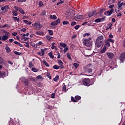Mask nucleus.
Returning a JSON list of instances; mask_svg holds the SVG:
<instances>
[{
  "instance_id": "6ab92c4d",
  "label": "nucleus",
  "mask_w": 125,
  "mask_h": 125,
  "mask_svg": "<svg viewBox=\"0 0 125 125\" xmlns=\"http://www.w3.org/2000/svg\"><path fill=\"white\" fill-rule=\"evenodd\" d=\"M8 39V36L7 35H3L1 38L2 41H5Z\"/></svg>"
},
{
  "instance_id": "052dcab7",
  "label": "nucleus",
  "mask_w": 125,
  "mask_h": 125,
  "mask_svg": "<svg viewBox=\"0 0 125 125\" xmlns=\"http://www.w3.org/2000/svg\"><path fill=\"white\" fill-rule=\"evenodd\" d=\"M67 50H69V48L68 47H65L64 49V53H65L66 52H67Z\"/></svg>"
},
{
  "instance_id": "4c0bfd02",
  "label": "nucleus",
  "mask_w": 125,
  "mask_h": 125,
  "mask_svg": "<svg viewBox=\"0 0 125 125\" xmlns=\"http://www.w3.org/2000/svg\"><path fill=\"white\" fill-rule=\"evenodd\" d=\"M48 32H49L50 36H53V31L52 30H48Z\"/></svg>"
},
{
  "instance_id": "680f3d73",
  "label": "nucleus",
  "mask_w": 125,
  "mask_h": 125,
  "mask_svg": "<svg viewBox=\"0 0 125 125\" xmlns=\"http://www.w3.org/2000/svg\"><path fill=\"white\" fill-rule=\"evenodd\" d=\"M14 8H15V9H16L17 11H17H19V9L20 8V7H17V6H14Z\"/></svg>"
},
{
  "instance_id": "e433bc0d",
  "label": "nucleus",
  "mask_w": 125,
  "mask_h": 125,
  "mask_svg": "<svg viewBox=\"0 0 125 125\" xmlns=\"http://www.w3.org/2000/svg\"><path fill=\"white\" fill-rule=\"evenodd\" d=\"M46 76L47 78H48V79H49L50 80L51 79V75H50V72H47L46 73Z\"/></svg>"
},
{
  "instance_id": "79ce46f5",
  "label": "nucleus",
  "mask_w": 125,
  "mask_h": 125,
  "mask_svg": "<svg viewBox=\"0 0 125 125\" xmlns=\"http://www.w3.org/2000/svg\"><path fill=\"white\" fill-rule=\"evenodd\" d=\"M42 44V42L41 41H40L38 43H37L36 45V46H40Z\"/></svg>"
},
{
  "instance_id": "bb28decb",
  "label": "nucleus",
  "mask_w": 125,
  "mask_h": 125,
  "mask_svg": "<svg viewBox=\"0 0 125 125\" xmlns=\"http://www.w3.org/2000/svg\"><path fill=\"white\" fill-rule=\"evenodd\" d=\"M46 39H47V40L48 41H49V42H50V41H51V39H53V37H52L49 35H46Z\"/></svg>"
},
{
  "instance_id": "774afa93",
  "label": "nucleus",
  "mask_w": 125,
  "mask_h": 125,
  "mask_svg": "<svg viewBox=\"0 0 125 125\" xmlns=\"http://www.w3.org/2000/svg\"><path fill=\"white\" fill-rule=\"evenodd\" d=\"M100 19V22H103V21H104L105 20V18H102Z\"/></svg>"
},
{
  "instance_id": "13d9d810",
  "label": "nucleus",
  "mask_w": 125,
  "mask_h": 125,
  "mask_svg": "<svg viewBox=\"0 0 125 125\" xmlns=\"http://www.w3.org/2000/svg\"><path fill=\"white\" fill-rule=\"evenodd\" d=\"M48 109H49L50 110H52L53 109V106H51V105H48L47 106Z\"/></svg>"
},
{
  "instance_id": "9b49d317",
  "label": "nucleus",
  "mask_w": 125,
  "mask_h": 125,
  "mask_svg": "<svg viewBox=\"0 0 125 125\" xmlns=\"http://www.w3.org/2000/svg\"><path fill=\"white\" fill-rule=\"evenodd\" d=\"M117 5L118 7V9H120L121 7H122V6H123V5H124V2L119 1L118 2Z\"/></svg>"
},
{
  "instance_id": "9d476101",
  "label": "nucleus",
  "mask_w": 125,
  "mask_h": 125,
  "mask_svg": "<svg viewBox=\"0 0 125 125\" xmlns=\"http://www.w3.org/2000/svg\"><path fill=\"white\" fill-rule=\"evenodd\" d=\"M107 57L109 58L110 59H112V58H114V53L110 52V53H107L106 54Z\"/></svg>"
},
{
  "instance_id": "6e6d98bb",
  "label": "nucleus",
  "mask_w": 125,
  "mask_h": 125,
  "mask_svg": "<svg viewBox=\"0 0 125 125\" xmlns=\"http://www.w3.org/2000/svg\"><path fill=\"white\" fill-rule=\"evenodd\" d=\"M27 0H18V2H26Z\"/></svg>"
},
{
  "instance_id": "0e129e2a",
  "label": "nucleus",
  "mask_w": 125,
  "mask_h": 125,
  "mask_svg": "<svg viewBox=\"0 0 125 125\" xmlns=\"http://www.w3.org/2000/svg\"><path fill=\"white\" fill-rule=\"evenodd\" d=\"M21 32H23V33H25V32H26V28H22L21 29Z\"/></svg>"
},
{
  "instance_id": "de8ad7c7",
  "label": "nucleus",
  "mask_w": 125,
  "mask_h": 125,
  "mask_svg": "<svg viewBox=\"0 0 125 125\" xmlns=\"http://www.w3.org/2000/svg\"><path fill=\"white\" fill-rule=\"evenodd\" d=\"M42 79V75H38L36 77V80H40Z\"/></svg>"
},
{
  "instance_id": "7c9ffc66",
  "label": "nucleus",
  "mask_w": 125,
  "mask_h": 125,
  "mask_svg": "<svg viewBox=\"0 0 125 125\" xmlns=\"http://www.w3.org/2000/svg\"><path fill=\"white\" fill-rule=\"evenodd\" d=\"M13 20H14V21H15V22H16V21L17 22H19V21L20 20L19 18H17V17H13Z\"/></svg>"
},
{
  "instance_id": "4be33fe9",
  "label": "nucleus",
  "mask_w": 125,
  "mask_h": 125,
  "mask_svg": "<svg viewBox=\"0 0 125 125\" xmlns=\"http://www.w3.org/2000/svg\"><path fill=\"white\" fill-rule=\"evenodd\" d=\"M14 43H15V44H17L18 45H19V46H20V47H23V45H21V43H20V42H19L17 41H15L14 42Z\"/></svg>"
},
{
  "instance_id": "8fccbe9b",
  "label": "nucleus",
  "mask_w": 125,
  "mask_h": 125,
  "mask_svg": "<svg viewBox=\"0 0 125 125\" xmlns=\"http://www.w3.org/2000/svg\"><path fill=\"white\" fill-rule=\"evenodd\" d=\"M67 57L69 60H72V58L71 57V55H70V54L67 53Z\"/></svg>"
},
{
  "instance_id": "4468645a",
  "label": "nucleus",
  "mask_w": 125,
  "mask_h": 125,
  "mask_svg": "<svg viewBox=\"0 0 125 125\" xmlns=\"http://www.w3.org/2000/svg\"><path fill=\"white\" fill-rule=\"evenodd\" d=\"M49 18L50 19H51L52 20H56L57 19V17H56V15H49Z\"/></svg>"
},
{
  "instance_id": "423d86ee",
  "label": "nucleus",
  "mask_w": 125,
  "mask_h": 125,
  "mask_svg": "<svg viewBox=\"0 0 125 125\" xmlns=\"http://www.w3.org/2000/svg\"><path fill=\"white\" fill-rule=\"evenodd\" d=\"M61 21L60 18H58L57 20H56L54 22H51V26H57L58 24H60Z\"/></svg>"
},
{
  "instance_id": "864d4df0",
  "label": "nucleus",
  "mask_w": 125,
  "mask_h": 125,
  "mask_svg": "<svg viewBox=\"0 0 125 125\" xmlns=\"http://www.w3.org/2000/svg\"><path fill=\"white\" fill-rule=\"evenodd\" d=\"M95 22L96 23H100V19L98 18V19H97L95 20Z\"/></svg>"
},
{
  "instance_id": "69168bd1",
  "label": "nucleus",
  "mask_w": 125,
  "mask_h": 125,
  "mask_svg": "<svg viewBox=\"0 0 125 125\" xmlns=\"http://www.w3.org/2000/svg\"><path fill=\"white\" fill-rule=\"evenodd\" d=\"M9 42L11 43V42H14V39H10L9 40Z\"/></svg>"
},
{
  "instance_id": "ea45409f",
  "label": "nucleus",
  "mask_w": 125,
  "mask_h": 125,
  "mask_svg": "<svg viewBox=\"0 0 125 125\" xmlns=\"http://www.w3.org/2000/svg\"><path fill=\"white\" fill-rule=\"evenodd\" d=\"M107 40L108 41V42H112V43H114L115 42V40L111 39H108Z\"/></svg>"
},
{
  "instance_id": "2eb2a0df",
  "label": "nucleus",
  "mask_w": 125,
  "mask_h": 125,
  "mask_svg": "<svg viewBox=\"0 0 125 125\" xmlns=\"http://www.w3.org/2000/svg\"><path fill=\"white\" fill-rule=\"evenodd\" d=\"M25 36H26V34H23V35L22 36V37L21 38V41H24V42H26L27 41L28 38L25 37Z\"/></svg>"
},
{
  "instance_id": "393cba45",
  "label": "nucleus",
  "mask_w": 125,
  "mask_h": 125,
  "mask_svg": "<svg viewBox=\"0 0 125 125\" xmlns=\"http://www.w3.org/2000/svg\"><path fill=\"white\" fill-rule=\"evenodd\" d=\"M19 11L23 15H25V11H24V10H23L21 8L19 9Z\"/></svg>"
},
{
  "instance_id": "f257e3e1",
  "label": "nucleus",
  "mask_w": 125,
  "mask_h": 125,
  "mask_svg": "<svg viewBox=\"0 0 125 125\" xmlns=\"http://www.w3.org/2000/svg\"><path fill=\"white\" fill-rule=\"evenodd\" d=\"M104 37L102 35L99 36L96 40L95 45L98 48H102L104 45Z\"/></svg>"
},
{
  "instance_id": "a211bd4d",
  "label": "nucleus",
  "mask_w": 125,
  "mask_h": 125,
  "mask_svg": "<svg viewBox=\"0 0 125 125\" xmlns=\"http://www.w3.org/2000/svg\"><path fill=\"white\" fill-rule=\"evenodd\" d=\"M24 23L26 24V25H31L32 24V21H28L27 20H24L23 21Z\"/></svg>"
},
{
  "instance_id": "a878e982",
  "label": "nucleus",
  "mask_w": 125,
  "mask_h": 125,
  "mask_svg": "<svg viewBox=\"0 0 125 125\" xmlns=\"http://www.w3.org/2000/svg\"><path fill=\"white\" fill-rule=\"evenodd\" d=\"M5 60L3 59V58L0 57V64L1 65H3V63H4Z\"/></svg>"
},
{
  "instance_id": "473e14b6",
  "label": "nucleus",
  "mask_w": 125,
  "mask_h": 125,
  "mask_svg": "<svg viewBox=\"0 0 125 125\" xmlns=\"http://www.w3.org/2000/svg\"><path fill=\"white\" fill-rule=\"evenodd\" d=\"M5 50H6V51L8 53L11 51V50H10V48H9V47L8 46H6Z\"/></svg>"
},
{
  "instance_id": "49530a36",
  "label": "nucleus",
  "mask_w": 125,
  "mask_h": 125,
  "mask_svg": "<svg viewBox=\"0 0 125 125\" xmlns=\"http://www.w3.org/2000/svg\"><path fill=\"white\" fill-rule=\"evenodd\" d=\"M25 43L26 44H24L23 45H24V46H25L26 47L29 48V47H30V45H29V43L25 42Z\"/></svg>"
},
{
  "instance_id": "0eeeda50",
  "label": "nucleus",
  "mask_w": 125,
  "mask_h": 125,
  "mask_svg": "<svg viewBox=\"0 0 125 125\" xmlns=\"http://www.w3.org/2000/svg\"><path fill=\"white\" fill-rule=\"evenodd\" d=\"M1 10H2V11H4L3 13L8 12V11L9 10V6L5 5L4 7H1Z\"/></svg>"
},
{
  "instance_id": "c9c22d12",
  "label": "nucleus",
  "mask_w": 125,
  "mask_h": 125,
  "mask_svg": "<svg viewBox=\"0 0 125 125\" xmlns=\"http://www.w3.org/2000/svg\"><path fill=\"white\" fill-rule=\"evenodd\" d=\"M32 72H34L35 73H37V72H39V69H38L37 68L33 67L32 68Z\"/></svg>"
},
{
  "instance_id": "412c9836",
  "label": "nucleus",
  "mask_w": 125,
  "mask_h": 125,
  "mask_svg": "<svg viewBox=\"0 0 125 125\" xmlns=\"http://www.w3.org/2000/svg\"><path fill=\"white\" fill-rule=\"evenodd\" d=\"M94 15H95V12H89L88 13V17H91L94 16Z\"/></svg>"
},
{
  "instance_id": "37998d69",
  "label": "nucleus",
  "mask_w": 125,
  "mask_h": 125,
  "mask_svg": "<svg viewBox=\"0 0 125 125\" xmlns=\"http://www.w3.org/2000/svg\"><path fill=\"white\" fill-rule=\"evenodd\" d=\"M66 89H67V88L66 87V85H64L63 86H62V91H64V92H66Z\"/></svg>"
},
{
  "instance_id": "c756f323",
  "label": "nucleus",
  "mask_w": 125,
  "mask_h": 125,
  "mask_svg": "<svg viewBox=\"0 0 125 125\" xmlns=\"http://www.w3.org/2000/svg\"><path fill=\"white\" fill-rule=\"evenodd\" d=\"M36 34L38 35V36H42V35H43V32L37 31L36 32Z\"/></svg>"
},
{
  "instance_id": "3c124183",
  "label": "nucleus",
  "mask_w": 125,
  "mask_h": 125,
  "mask_svg": "<svg viewBox=\"0 0 125 125\" xmlns=\"http://www.w3.org/2000/svg\"><path fill=\"white\" fill-rule=\"evenodd\" d=\"M56 55H58L57 58L59 59V58H60L61 56H60V53H59V52H56Z\"/></svg>"
},
{
  "instance_id": "5fc2aeb1",
  "label": "nucleus",
  "mask_w": 125,
  "mask_h": 125,
  "mask_svg": "<svg viewBox=\"0 0 125 125\" xmlns=\"http://www.w3.org/2000/svg\"><path fill=\"white\" fill-rule=\"evenodd\" d=\"M90 35L89 33H85L83 34V38H85V37H89V36Z\"/></svg>"
},
{
  "instance_id": "b1692460",
  "label": "nucleus",
  "mask_w": 125,
  "mask_h": 125,
  "mask_svg": "<svg viewBox=\"0 0 125 125\" xmlns=\"http://www.w3.org/2000/svg\"><path fill=\"white\" fill-rule=\"evenodd\" d=\"M105 45L104 46H108V47H110V42L108 40H106L105 41Z\"/></svg>"
},
{
  "instance_id": "dca6fc26",
  "label": "nucleus",
  "mask_w": 125,
  "mask_h": 125,
  "mask_svg": "<svg viewBox=\"0 0 125 125\" xmlns=\"http://www.w3.org/2000/svg\"><path fill=\"white\" fill-rule=\"evenodd\" d=\"M106 51L107 47H106V46H104L103 49L101 50L100 52L101 53H105V52H106Z\"/></svg>"
},
{
  "instance_id": "c03bdc74",
  "label": "nucleus",
  "mask_w": 125,
  "mask_h": 125,
  "mask_svg": "<svg viewBox=\"0 0 125 125\" xmlns=\"http://www.w3.org/2000/svg\"><path fill=\"white\" fill-rule=\"evenodd\" d=\"M69 24V21H62V25H68Z\"/></svg>"
},
{
  "instance_id": "bf43d9fd",
  "label": "nucleus",
  "mask_w": 125,
  "mask_h": 125,
  "mask_svg": "<svg viewBox=\"0 0 125 125\" xmlns=\"http://www.w3.org/2000/svg\"><path fill=\"white\" fill-rule=\"evenodd\" d=\"M114 4L110 5L108 6L109 8H111V9H114Z\"/></svg>"
},
{
  "instance_id": "e2e57ef3",
  "label": "nucleus",
  "mask_w": 125,
  "mask_h": 125,
  "mask_svg": "<svg viewBox=\"0 0 125 125\" xmlns=\"http://www.w3.org/2000/svg\"><path fill=\"white\" fill-rule=\"evenodd\" d=\"M79 28H80V25H76L74 27V28L75 29V30H78V29H79Z\"/></svg>"
},
{
  "instance_id": "f03ea898",
  "label": "nucleus",
  "mask_w": 125,
  "mask_h": 125,
  "mask_svg": "<svg viewBox=\"0 0 125 125\" xmlns=\"http://www.w3.org/2000/svg\"><path fill=\"white\" fill-rule=\"evenodd\" d=\"M83 85L85 86H90L94 83V79H89L88 78H84L82 81Z\"/></svg>"
},
{
  "instance_id": "f3484780",
  "label": "nucleus",
  "mask_w": 125,
  "mask_h": 125,
  "mask_svg": "<svg viewBox=\"0 0 125 125\" xmlns=\"http://www.w3.org/2000/svg\"><path fill=\"white\" fill-rule=\"evenodd\" d=\"M114 11V9H111L110 11H107L106 12L109 16L112 15L113 14V12Z\"/></svg>"
},
{
  "instance_id": "603ef678",
  "label": "nucleus",
  "mask_w": 125,
  "mask_h": 125,
  "mask_svg": "<svg viewBox=\"0 0 125 125\" xmlns=\"http://www.w3.org/2000/svg\"><path fill=\"white\" fill-rule=\"evenodd\" d=\"M51 98H52L53 99L55 98V93H53L51 95Z\"/></svg>"
},
{
  "instance_id": "a19ab883",
  "label": "nucleus",
  "mask_w": 125,
  "mask_h": 125,
  "mask_svg": "<svg viewBox=\"0 0 125 125\" xmlns=\"http://www.w3.org/2000/svg\"><path fill=\"white\" fill-rule=\"evenodd\" d=\"M14 54H16V55H19V56H20V55H21V54H22V53H21L19 52L16 51H14Z\"/></svg>"
},
{
  "instance_id": "4d7b16f0",
  "label": "nucleus",
  "mask_w": 125,
  "mask_h": 125,
  "mask_svg": "<svg viewBox=\"0 0 125 125\" xmlns=\"http://www.w3.org/2000/svg\"><path fill=\"white\" fill-rule=\"evenodd\" d=\"M77 24V22L76 21H72L71 23V26H75Z\"/></svg>"
},
{
  "instance_id": "338daca9",
  "label": "nucleus",
  "mask_w": 125,
  "mask_h": 125,
  "mask_svg": "<svg viewBox=\"0 0 125 125\" xmlns=\"http://www.w3.org/2000/svg\"><path fill=\"white\" fill-rule=\"evenodd\" d=\"M29 67L30 68H32V66H34V65H33V63L32 62H30L29 63Z\"/></svg>"
},
{
  "instance_id": "58836bf2",
  "label": "nucleus",
  "mask_w": 125,
  "mask_h": 125,
  "mask_svg": "<svg viewBox=\"0 0 125 125\" xmlns=\"http://www.w3.org/2000/svg\"><path fill=\"white\" fill-rule=\"evenodd\" d=\"M73 65L74 66L75 68H76V69H77V68L80 66V64L75 62L73 64Z\"/></svg>"
},
{
  "instance_id": "f704fd0d",
  "label": "nucleus",
  "mask_w": 125,
  "mask_h": 125,
  "mask_svg": "<svg viewBox=\"0 0 125 125\" xmlns=\"http://www.w3.org/2000/svg\"><path fill=\"white\" fill-rule=\"evenodd\" d=\"M38 4L40 7H42L43 6V2L42 1H40Z\"/></svg>"
},
{
  "instance_id": "20e7f679",
  "label": "nucleus",
  "mask_w": 125,
  "mask_h": 125,
  "mask_svg": "<svg viewBox=\"0 0 125 125\" xmlns=\"http://www.w3.org/2000/svg\"><path fill=\"white\" fill-rule=\"evenodd\" d=\"M82 99V97L77 95L75 97V98L73 97V96L71 97V100L72 101V102H78L79 100H81Z\"/></svg>"
},
{
  "instance_id": "72a5a7b5",
  "label": "nucleus",
  "mask_w": 125,
  "mask_h": 125,
  "mask_svg": "<svg viewBox=\"0 0 125 125\" xmlns=\"http://www.w3.org/2000/svg\"><path fill=\"white\" fill-rule=\"evenodd\" d=\"M59 80V76L58 75H57L54 79L53 81L54 82H57Z\"/></svg>"
},
{
  "instance_id": "09e8293b",
  "label": "nucleus",
  "mask_w": 125,
  "mask_h": 125,
  "mask_svg": "<svg viewBox=\"0 0 125 125\" xmlns=\"http://www.w3.org/2000/svg\"><path fill=\"white\" fill-rule=\"evenodd\" d=\"M41 52H42V56H43L44 55V52L45 51L44 49H41Z\"/></svg>"
},
{
  "instance_id": "c85d7f7f",
  "label": "nucleus",
  "mask_w": 125,
  "mask_h": 125,
  "mask_svg": "<svg viewBox=\"0 0 125 125\" xmlns=\"http://www.w3.org/2000/svg\"><path fill=\"white\" fill-rule=\"evenodd\" d=\"M53 69L55 70H59V69H60V66L55 64L53 66Z\"/></svg>"
},
{
  "instance_id": "ddd939ff",
  "label": "nucleus",
  "mask_w": 125,
  "mask_h": 125,
  "mask_svg": "<svg viewBox=\"0 0 125 125\" xmlns=\"http://www.w3.org/2000/svg\"><path fill=\"white\" fill-rule=\"evenodd\" d=\"M22 82L23 83H24V85H25L26 86H28V85H29V81L27 80V79H23L22 80Z\"/></svg>"
},
{
  "instance_id": "39448f33",
  "label": "nucleus",
  "mask_w": 125,
  "mask_h": 125,
  "mask_svg": "<svg viewBox=\"0 0 125 125\" xmlns=\"http://www.w3.org/2000/svg\"><path fill=\"white\" fill-rule=\"evenodd\" d=\"M32 26L33 27H35V28L38 30H40V29H42V25L38 22H35L34 24H33Z\"/></svg>"
},
{
  "instance_id": "a18cd8bd",
  "label": "nucleus",
  "mask_w": 125,
  "mask_h": 125,
  "mask_svg": "<svg viewBox=\"0 0 125 125\" xmlns=\"http://www.w3.org/2000/svg\"><path fill=\"white\" fill-rule=\"evenodd\" d=\"M12 13L15 16H17L18 15V14L17 13V11H12Z\"/></svg>"
},
{
  "instance_id": "6e6552de",
  "label": "nucleus",
  "mask_w": 125,
  "mask_h": 125,
  "mask_svg": "<svg viewBox=\"0 0 125 125\" xmlns=\"http://www.w3.org/2000/svg\"><path fill=\"white\" fill-rule=\"evenodd\" d=\"M119 59L121 62H124V60H125V52H123L121 54Z\"/></svg>"
},
{
  "instance_id": "7ed1b4c3",
  "label": "nucleus",
  "mask_w": 125,
  "mask_h": 125,
  "mask_svg": "<svg viewBox=\"0 0 125 125\" xmlns=\"http://www.w3.org/2000/svg\"><path fill=\"white\" fill-rule=\"evenodd\" d=\"M83 44L88 47H90L92 45V42L88 39H85L83 41Z\"/></svg>"
},
{
  "instance_id": "2f4dec72",
  "label": "nucleus",
  "mask_w": 125,
  "mask_h": 125,
  "mask_svg": "<svg viewBox=\"0 0 125 125\" xmlns=\"http://www.w3.org/2000/svg\"><path fill=\"white\" fill-rule=\"evenodd\" d=\"M48 55H49V57H50V58H51L52 59H53V58H54V55H53L52 52H49Z\"/></svg>"
},
{
  "instance_id": "f8f14e48",
  "label": "nucleus",
  "mask_w": 125,
  "mask_h": 125,
  "mask_svg": "<svg viewBox=\"0 0 125 125\" xmlns=\"http://www.w3.org/2000/svg\"><path fill=\"white\" fill-rule=\"evenodd\" d=\"M59 65H60L61 66V69H63L64 68V63L63 62H62V61L61 60H59L58 62Z\"/></svg>"
},
{
  "instance_id": "1a4fd4ad",
  "label": "nucleus",
  "mask_w": 125,
  "mask_h": 125,
  "mask_svg": "<svg viewBox=\"0 0 125 125\" xmlns=\"http://www.w3.org/2000/svg\"><path fill=\"white\" fill-rule=\"evenodd\" d=\"M88 66H91V63L88 64V65L84 69L85 72L86 73H91L92 72V68H88Z\"/></svg>"
},
{
  "instance_id": "cd10ccee",
  "label": "nucleus",
  "mask_w": 125,
  "mask_h": 125,
  "mask_svg": "<svg viewBox=\"0 0 125 125\" xmlns=\"http://www.w3.org/2000/svg\"><path fill=\"white\" fill-rule=\"evenodd\" d=\"M42 63H43V64H44V65L46 66V67H49V64H48V63H47V62H46L45 61V60H43Z\"/></svg>"
},
{
  "instance_id": "5701e85b",
  "label": "nucleus",
  "mask_w": 125,
  "mask_h": 125,
  "mask_svg": "<svg viewBox=\"0 0 125 125\" xmlns=\"http://www.w3.org/2000/svg\"><path fill=\"white\" fill-rule=\"evenodd\" d=\"M60 46H61L62 47H67V44L64 43H60Z\"/></svg>"
},
{
  "instance_id": "aec40b11",
  "label": "nucleus",
  "mask_w": 125,
  "mask_h": 125,
  "mask_svg": "<svg viewBox=\"0 0 125 125\" xmlns=\"http://www.w3.org/2000/svg\"><path fill=\"white\" fill-rule=\"evenodd\" d=\"M76 18H77V19H83V16L81 15H77L76 16Z\"/></svg>"
}]
</instances>
